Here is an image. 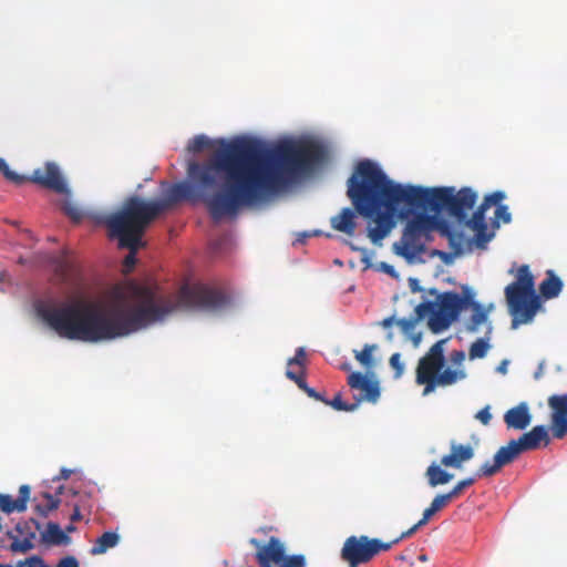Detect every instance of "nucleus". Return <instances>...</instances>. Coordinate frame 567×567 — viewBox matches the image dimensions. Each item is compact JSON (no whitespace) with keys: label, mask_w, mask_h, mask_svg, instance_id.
Wrapping results in <instances>:
<instances>
[{"label":"nucleus","mask_w":567,"mask_h":567,"mask_svg":"<svg viewBox=\"0 0 567 567\" xmlns=\"http://www.w3.org/2000/svg\"><path fill=\"white\" fill-rule=\"evenodd\" d=\"M475 417L484 425H488L492 420V414L489 412V406H485L482 410H480Z\"/></svg>","instance_id":"nucleus-44"},{"label":"nucleus","mask_w":567,"mask_h":567,"mask_svg":"<svg viewBox=\"0 0 567 567\" xmlns=\"http://www.w3.org/2000/svg\"><path fill=\"white\" fill-rule=\"evenodd\" d=\"M488 349V338H480L471 344L468 357L471 360L482 359L487 354Z\"/></svg>","instance_id":"nucleus-31"},{"label":"nucleus","mask_w":567,"mask_h":567,"mask_svg":"<svg viewBox=\"0 0 567 567\" xmlns=\"http://www.w3.org/2000/svg\"><path fill=\"white\" fill-rule=\"evenodd\" d=\"M419 558H420V560L425 561L426 560V555H421Z\"/></svg>","instance_id":"nucleus-57"},{"label":"nucleus","mask_w":567,"mask_h":567,"mask_svg":"<svg viewBox=\"0 0 567 567\" xmlns=\"http://www.w3.org/2000/svg\"><path fill=\"white\" fill-rule=\"evenodd\" d=\"M354 209L349 207L343 208L340 214L331 218V227L338 231L352 236L355 231V212L360 214L354 206Z\"/></svg>","instance_id":"nucleus-23"},{"label":"nucleus","mask_w":567,"mask_h":567,"mask_svg":"<svg viewBox=\"0 0 567 567\" xmlns=\"http://www.w3.org/2000/svg\"><path fill=\"white\" fill-rule=\"evenodd\" d=\"M431 295L436 296V301H424L416 306L417 318L430 315L429 327L433 332H440L450 327L464 308L465 300L456 292L449 291L437 293L436 289H430Z\"/></svg>","instance_id":"nucleus-9"},{"label":"nucleus","mask_w":567,"mask_h":567,"mask_svg":"<svg viewBox=\"0 0 567 567\" xmlns=\"http://www.w3.org/2000/svg\"><path fill=\"white\" fill-rule=\"evenodd\" d=\"M63 210L74 221H80L83 217L82 210L79 207L73 206L71 204H65L63 206Z\"/></svg>","instance_id":"nucleus-42"},{"label":"nucleus","mask_w":567,"mask_h":567,"mask_svg":"<svg viewBox=\"0 0 567 567\" xmlns=\"http://www.w3.org/2000/svg\"><path fill=\"white\" fill-rule=\"evenodd\" d=\"M56 567H79V561L73 556H66L59 561Z\"/></svg>","instance_id":"nucleus-47"},{"label":"nucleus","mask_w":567,"mask_h":567,"mask_svg":"<svg viewBox=\"0 0 567 567\" xmlns=\"http://www.w3.org/2000/svg\"><path fill=\"white\" fill-rule=\"evenodd\" d=\"M249 543L257 549L259 550L260 547L265 546V544H262L260 540H258L257 538H251L249 540Z\"/></svg>","instance_id":"nucleus-53"},{"label":"nucleus","mask_w":567,"mask_h":567,"mask_svg":"<svg viewBox=\"0 0 567 567\" xmlns=\"http://www.w3.org/2000/svg\"><path fill=\"white\" fill-rule=\"evenodd\" d=\"M523 452L532 451L540 447L543 444L547 446L549 444V435L546 426L537 425L534 426L529 432L524 433L518 440H516Z\"/></svg>","instance_id":"nucleus-19"},{"label":"nucleus","mask_w":567,"mask_h":567,"mask_svg":"<svg viewBox=\"0 0 567 567\" xmlns=\"http://www.w3.org/2000/svg\"><path fill=\"white\" fill-rule=\"evenodd\" d=\"M30 524L34 526L35 529H40V524L35 519H30V522H25L23 524L19 523L16 526V532L19 534V537L9 534L13 542L11 544V549L18 553H27L28 550L33 548V539L35 538V532L31 528Z\"/></svg>","instance_id":"nucleus-16"},{"label":"nucleus","mask_w":567,"mask_h":567,"mask_svg":"<svg viewBox=\"0 0 567 567\" xmlns=\"http://www.w3.org/2000/svg\"><path fill=\"white\" fill-rule=\"evenodd\" d=\"M0 172L3 174V176L9 182H11L12 184L18 185V186L23 185V184L30 182V177L24 176V175H20L18 173L11 171L6 162H4V167H1Z\"/></svg>","instance_id":"nucleus-36"},{"label":"nucleus","mask_w":567,"mask_h":567,"mask_svg":"<svg viewBox=\"0 0 567 567\" xmlns=\"http://www.w3.org/2000/svg\"><path fill=\"white\" fill-rule=\"evenodd\" d=\"M43 540L50 544L60 545L69 540L66 534L60 528L56 523H49L47 532L43 534Z\"/></svg>","instance_id":"nucleus-30"},{"label":"nucleus","mask_w":567,"mask_h":567,"mask_svg":"<svg viewBox=\"0 0 567 567\" xmlns=\"http://www.w3.org/2000/svg\"><path fill=\"white\" fill-rule=\"evenodd\" d=\"M4 167V159L0 158V168Z\"/></svg>","instance_id":"nucleus-58"},{"label":"nucleus","mask_w":567,"mask_h":567,"mask_svg":"<svg viewBox=\"0 0 567 567\" xmlns=\"http://www.w3.org/2000/svg\"><path fill=\"white\" fill-rule=\"evenodd\" d=\"M110 305L84 300L58 307L41 306L38 315L61 338L96 343L127 337L163 320L177 307L216 312L229 303L228 296L204 284H186L175 302L158 292L157 287L134 280L115 285Z\"/></svg>","instance_id":"nucleus-2"},{"label":"nucleus","mask_w":567,"mask_h":567,"mask_svg":"<svg viewBox=\"0 0 567 567\" xmlns=\"http://www.w3.org/2000/svg\"><path fill=\"white\" fill-rule=\"evenodd\" d=\"M322 156V147L311 141H284L269 150L254 138H235L208 163L188 165L192 183H175L163 198L151 202L159 216L181 200L202 199L219 220L278 193L312 171Z\"/></svg>","instance_id":"nucleus-1"},{"label":"nucleus","mask_w":567,"mask_h":567,"mask_svg":"<svg viewBox=\"0 0 567 567\" xmlns=\"http://www.w3.org/2000/svg\"><path fill=\"white\" fill-rule=\"evenodd\" d=\"M505 297L513 317L514 329L533 320L540 302L535 292V279L528 265H522L518 268L516 280L505 288Z\"/></svg>","instance_id":"nucleus-7"},{"label":"nucleus","mask_w":567,"mask_h":567,"mask_svg":"<svg viewBox=\"0 0 567 567\" xmlns=\"http://www.w3.org/2000/svg\"><path fill=\"white\" fill-rule=\"evenodd\" d=\"M66 530H68V532H73V530H74V527H73L72 525H70V526H68V527H66Z\"/></svg>","instance_id":"nucleus-56"},{"label":"nucleus","mask_w":567,"mask_h":567,"mask_svg":"<svg viewBox=\"0 0 567 567\" xmlns=\"http://www.w3.org/2000/svg\"><path fill=\"white\" fill-rule=\"evenodd\" d=\"M157 217L151 200L131 195L117 210L100 221L107 228L110 238L117 239L118 246H128L131 243L142 241L146 229Z\"/></svg>","instance_id":"nucleus-5"},{"label":"nucleus","mask_w":567,"mask_h":567,"mask_svg":"<svg viewBox=\"0 0 567 567\" xmlns=\"http://www.w3.org/2000/svg\"><path fill=\"white\" fill-rule=\"evenodd\" d=\"M395 324L399 326L403 332L408 333L414 328L415 321L412 319L403 318L396 320Z\"/></svg>","instance_id":"nucleus-45"},{"label":"nucleus","mask_w":567,"mask_h":567,"mask_svg":"<svg viewBox=\"0 0 567 567\" xmlns=\"http://www.w3.org/2000/svg\"><path fill=\"white\" fill-rule=\"evenodd\" d=\"M390 365L395 370V377L400 378L404 370L400 353H393L390 358Z\"/></svg>","instance_id":"nucleus-43"},{"label":"nucleus","mask_w":567,"mask_h":567,"mask_svg":"<svg viewBox=\"0 0 567 567\" xmlns=\"http://www.w3.org/2000/svg\"><path fill=\"white\" fill-rule=\"evenodd\" d=\"M30 182L44 188L51 189L58 194H68V185L61 175L55 163L48 162L43 167L33 171Z\"/></svg>","instance_id":"nucleus-13"},{"label":"nucleus","mask_w":567,"mask_h":567,"mask_svg":"<svg viewBox=\"0 0 567 567\" xmlns=\"http://www.w3.org/2000/svg\"><path fill=\"white\" fill-rule=\"evenodd\" d=\"M0 279H2V276L0 275Z\"/></svg>","instance_id":"nucleus-60"},{"label":"nucleus","mask_w":567,"mask_h":567,"mask_svg":"<svg viewBox=\"0 0 567 567\" xmlns=\"http://www.w3.org/2000/svg\"><path fill=\"white\" fill-rule=\"evenodd\" d=\"M71 473H72L71 470L62 468L58 478L59 480H68L70 477Z\"/></svg>","instance_id":"nucleus-52"},{"label":"nucleus","mask_w":567,"mask_h":567,"mask_svg":"<svg viewBox=\"0 0 567 567\" xmlns=\"http://www.w3.org/2000/svg\"><path fill=\"white\" fill-rule=\"evenodd\" d=\"M348 384L352 389L361 390L364 399L370 402H375L380 396L379 382L368 379L361 372H353L348 377Z\"/></svg>","instance_id":"nucleus-18"},{"label":"nucleus","mask_w":567,"mask_h":567,"mask_svg":"<svg viewBox=\"0 0 567 567\" xmlns=\"http://www.w3.org/2000/svg\"><path fill=\"white\" fill-rule=\"evenodd\" d=\"M495 209V224L498 225V221H503L504 224H508L512 220V215L509 213L508 206L502 205L501 203L496 204Z\"/></svg>","instance_id":"nucleus-40"},{"label":"nucleus","mask_w":567,"mask_h":567,"mask_svg":"<svg viewBox=\"0 0 567 567\" xmlns=\"http://www.w3.org/2000/svg\"><path fill=\"white\" fill-rule=\"evenodd\" d=\"M144 246L143 241L131 243L128 246H118L120 248L128 249V254L124 259L123 267L126 272H130L136 264V252Z\"/></svg>","instance_id":"nucleus-32"},{"label":"nucleus","mask_w":567,"mask_h":567,"mask_svg":"<svg viewBox=\"0 0 567 567\" xmlns=\"http://www.w3.org/2000/svg\"><path fill=\"white\" fill-rule=\"evenodd\" d=\"M379 269H381L382 271H384L385 274L390 275V276H395V269L393 266L386 264V262H381L379 265Z\"/></svg>","instance_id":"nucleus-48"},{"label":"nucleus","mask_w":567,"mask_h":567,"mask_svg":"<svg viewBox=\"0 0 567 567\" xmlns=\"http://www.w3.org/2000/svg\"><path fill=\"white\" fill-rule=\"evenodd\" d=\"M402 539L395 538L391 542H383L379 538H370L365 535L348 537L341 549V558L350 567H358L361 564L370 563L377 555L390 550Z\"/></svg>","instance_id":"nucleus-10"},{"label":"nucleus","mask_w":567,"mask_h":567,"mask_svg":"<svg viewBox=\"0 0 567 567\" xmlns=\"http://www.w3.org/2000/svg\"><path fill=\"white\" fill-rule=\"evenodd\" d=\"M474 449L470 444H460L451 442L450 453L442 456L441 465L445 467L462 468L464 462H468L474 457Z\"/></svg>","instance_id":"nucleus-17"},{"label":"nucleus","mask_w":567,"mask_h":567,"mask_svg":"<svg viewBox=\"0 0 567 567\" xmlns=\"http://www.w3.org/2000/svg\"><path fill=\"white\" fill-rule=\"evenodd\" d=\"M286 553L281 540L271 536L265 546L256 551V559L259 567H278Z\"/></svg>","instance_id":"nucleus-15"},{"label":"nucleus","mask_w":567,"mask_h":567,"mask_svg":"<svg viewBox=\"0 0 567 567\" xmlns=\"http://www.w3.org/2000/svg\"><path fill=\"white\" fill-rule=\"evenodd\" d=\"M446 339L436 341L419 360L415 381L423 385V395H429L437 388H447L466 378L463 369L445 368Z\"/></svg>","instance_id":"nucleus-6"},{"label":"nucleus","mask_w":567,"mask_h":567,"mask_svg":"<svg viewBox=\"0 0 567 567\" xmlns=\"http://www.w3.org/2000/svg\"><path fill=\"white\" fill-rule=\"evenodd\" d=\"M546 275V279L539 285V292L545 299L556 298L563 289V281L553 270H547Z\"/></svg>","instance_id":"nucleus-25"},{"label":"nucleus","mask_w":567,"mask_h":567,"mask_svg":"<svg viewBox=\"0 0 567 567\" xmlns=\"http://www.w3.org/2000/svg\"><path fill=\"white\" fill-rule=\"evenodd\" d=\"M347 195L361 216L373 219L368 236L372 243L384 239L394 227V214L400 205L409 210L446 212L458 221H465L477 200L470 187L455 192L454 187L427 188L402 185L391 181L372 161L359 162L348 179Z\"/></svg>","instance_id":"nucleus-3"},{"label":"nucleus","mask_w":567,"mask_h":567,"mask_svg":"<svg viewBox=\"0 0 567 567\" xmlns=\"http://www.w3.org/2000/svg\"><path fill=\"white\" fill-rule=\"evenodd\" d=\"M157 217L151 200L131 195L117 210L100 221L107 228L110 238L117 239L118 246H128L131 243L142 241L146 229Z\"/></svg>","instance_id":"nucleus-4"},{"label":"nucleus","mask_w":567,"mask_h":567,"mask_svg":"<svg viewBox=\"0 0 567 567\" xmlns=\"http://www.w3.org/2000/svg\"><path fill=\"white\" fill-rule=\"evenodd\" d=\"M424 212L416 213L408 220L400 244L394 245L396 254L408 260H412L425 251V246L432 240V233L435 229H449L444 220Z\"/></svg>","instance_id":"nucleus-8"},{"label":"nucleus","mask_w":567,"mask_h":567,"mask_svg":"<svg viewBox=\"0 0 567 567\" xmlns=\"http://www.w3.org/2000/svg\"><path fill=\"white\" fill-rule=\"evenodd\" d=\"M548 404L553 409V434L556 439H563L567 434V394L550 396Z\"/></svg>","instance_id":"nucleus-14"},{"label":"nucleus","mask_w":567,"mask_h":567,"mask_svg":"<svg viewBox=\"0 0 567 567\" xmlns=\"http://www.w3.org/2000/svg\"><path fill=\"white\" fill-rule=\"evenodd\" d=\"M286 377L293 381L300 390H302L309 398H312L317 401H321L324 403L326 399L317 392L313 388H310L306 382V377L298 375V373L292 369H287Z\"/></svg>","instance_id":"nucleus-28"},{"label":"nucleus","mask_w":567,"mask_h":567,"mask_svg":"<svg viewBox=\"0 0 567 567\" xmlns=\"http://www.w3.org/2000/svg\"><path fill=\"white\" fill-rule=\"evenodd\" d=\"M30 492L31 489L29 485H21L19 488V497L17 499H13L8 494H0V509L6 514L24 512L30 498Z\"/></svg>","instance_id":"nucleus-21"},{"label":"nucleus","mask_w":567,"mask_h":567,"mask_svg":"<svg viewBox=\"0 0 567 567\" xmlns=\"http://www.w3.org/2000/svg\"><path fill=\"white\" fill-rule=\"evenodd\" d=\"M51 266L53 267L55 275L64 282L69 281L75 272V265L66 250H63L60 255L53 257L51 259Z\"/></svg>","instance_id":"nucleus-24"},{"label":"nucleus","mask_w":567,"mask_h":567,"mask_svg":"<svg viewBox=\"0 0 567 567\" xmlns=\"http://www.w3.org/2000/svg\"><path fill=\"white\" fill-rule=\"evenodd\" d=\"M409 286H410V288H411V290H412L413 292L422 291V288H421V287H420V285H419V280H417V279H415V278H410V279H409Z\"/></svg>","instance_id":"nucleus-49"},{"label":"nucleus","mask_w":567,"mask_h":567,"mask_svg":"<svg viewBox=\"0 0 567 567\" xmlns=\"http://www.w3.org/2000/svg\"><path fill=\"white\" fill-rule=\"evenodd\" d=\"M120 542V536L114 532H105L102 534L92 546L90 553L92 555H102L110 548L115 547Z\"/></svg>","instance_id":"nucleus-27"},{"label":"nucleus","mask_w":567,"mask_h":567,"mask_svg":"<svg viewBox=\"0 0 567 567\" xmlns=\"http://www.w3.org/2000/svg\"><path fill=\"white\" fill-rule=\"evenodd\" d=\"M306 351L303 348H298L296 350V354L293 358H290L288 360V369H290V367L292 365H298L299 367V371L297 372L298 375H303L306 377Z\"/></svg>","instance_id":"nucleus-34"},{"label":"nucleus","mask_w":567,"mask_h":567,"mask_svg":"<svg viewBox=\"0 0 567 567\" xmlns=\"http://www.w3.org/2000/svg\"><path fill=\"white\" fill-rule=\"evenodd\" d=\"M450 504L449 495L445 494H439L436 495L433 501L431 502L430 506L424 509L422 518L413 525L410 529L406 532H403L399 539H404L408 537H411L420 527L427 524V522L431 519V517L439 511L443 509L445 506Z\"/></svg>","instance_id":"nucleus-20"},{"label":"nucleus","mask_w":567,"mask_h":567,"mask_svg":"<svg viewBox=\"0 0 567 567\" xmlns=\"http://www.w3.org/2000/svg\"><path fill=\"white\" fill-rule=\"evenodd\" d=\"M395 319L394 317H388L385 319H383L380 324L383 327V328H390L392 327L394 323H395Z\"/></svg>","instance_id":"nucleus-51"},{"label":"nucleus","mask_w":567,"mask_h":567,"mask_svg":"<svg viewBox=\"0 0 567 567\" xmlns=\"http://www.w3.org/2000/svg\"><path fill=\"white\" fill-rule=\"evenodd\" d=\"M441 463L437 464L433 462L425 472V476L427 478V483L431 487H436L439 485H445L450 483L454 475L449 473L447 471L441 467Z\"/></svg>","instance_id":"nucleus-26"},{"label":"nucleus","mask_w":567,"mask_h":567,"mask_svg":"<svg viewBox=\"0 0 567 567\" xmlns=\"http://www.w3.org/2000/svg\"><path fill=\"white\" fill-rule=\"evenodd\" d=\"M210 141L205 135H197L188 143V151L192 153H199L209 147Z\"/></svg>","instance_id":"nucleus-38"},{"label":"nucleus","mask_w":567,"mask_h":567,"mask_svg":"<svg viewBox=\"0 0 567 567\" xmlns=\"http://www.w3.org/2000/svg\"><path fill=\"white\" fill-rule=\"evenodd\" d=\"M377 349L375 344H365L363 349L355 352V359L365 368H370L373 363L372 352Z\"/></svg>","instance_id":"nucleus-35"},{"label":"nucleus","mask_w":567,"mask_h":567,"mask_svg":"<svg viewBox=\"0 0 567 567\" xmlns=\"http://www.w3.org/2000/svg\"><path fill=\"white\" fill-rule=\"evenodd\" d=\"M324 403L327 405H330L332 406L334 410H338V411H352L354 410L355 405H348L347 403H344L342 400H341V395L340 394H337L332 400H326Z\"/></svg>","instance_id":"nucleus-41"},{"label":"nucleus","mask_w":567,"mask_h":567,"mask_svg":"<svg viewBox=\"0 0 567 567\" xmlns=\"http://www.w3.org/2000/svg\"><path fill=\"white\" fill-rule=\"evenodd\" d=\"M476 477L477 476L475 475V477L461 480L449 493H445V495H449L450 502L457 498L465 488L472 486L475 483Z\"/></svg>","instance_id":"nucleus-37"},{"label":"nucleus","mask_w":567,"mask_h":567,"mask_svg":"<svg viewBox=\"0 0 567 567\" xmlns=\"http://www.w3.org/2000/svg\"><path fill=\"white\" fill-rule=\"evenodd\" d=\"M473 315L466 323V330L470 332H476L478 327L487 321L488 313L478 302L472 303Z\"/></svg>","instance_id":"nucleus-29"},{"label":"nucleus","mask_w":567,"mask_h":567,"mask_svg":"<svg viewBox=\"0 0 567 567\" xmlns=\"http://www.w3.org/2000/svg\"><path fill=\"white\" fill-rule=\"evenodd\" d=\"M70 519L72 522H79L82 519V515H81V512H80V507L78 505L74 506V509H73V513L70 517Z\"/></svg>","instance_id":"nucleus-50"},{"label":"nucleus","mask_w":567,"mask_h":567,"mask_svg":"<svg viewBox=\"0 0 567 567\" xmlns=\"http://www.w3.org/2000/svg\"><path fill=\"white\" fill-rule=\"evenodd\" d=\"M0 567H12V566H10V565H2V564H0Z\"/></svg>","instance_id":"nucleus-59"},{"label":"nucleus","mask_w":567,"mask_h":567,"mask_svg":"<svg viewBox=\"0 0 567 567\" xmlns=\"http://www.w3.org/2000/svg\"><path fill=\"white\" fill-rule=\"evenodd\" d=\"M310 236H311V235H310L309 233H302V234H300V235H299V237L297 238V241H298V243H305V240H306L307 238H309Z\"/></svg>","instance_id":"nucleus-54"},{"label":"nucleus","mask_w":567,"mask_h":567,"mask_svg":"<svg viewBox=\"0 0 567 567\" xmlns=\"http://www.w3.org/2000/svg\"><path fill=\"white\" fill-rule=\"evenodd\" d=\"M530 421L532 415L527 404L524 402L509 409L504 415V422L509 429L524 430L529 425Z\"/></svg>","instance_id":"nucleus-22"},{"label":"nucleus","mask_w":567,"mask_h":567,"mask_svg":"<svg viewBox=\"0 0 567 567\" xmlns=\"http://www.w3.org/2000/svg\"><path fill=\"white\" fill-rule=\"evenodd\" d=\"M278 567H306V558L303 555H292L288 557L284 555Z\"/></svg>","instance_id":"nucleus-39"},{"label":"nucleus","mask_w":567,"mask_h":567,"mask_svg":"<svg viewBox=\"0 0 567 567\" xmlns=\"http://www.w3.org/2000/svg\"><path fill=\"white\" fill-rule=\"evenodd\" d=\"M42 496L45 498L47 503L44 505H37L35 509L37 512L43 516L47 517L48 514L54 509H56L60 505V499L52 496L50 493L44 492Z\"/></svg>","instance_id":"nucleus-33"},{"label":"nucleus","mask_w":567,"mask_h":567,"mask_svg":"<svg viewBox=\"0 0 567 567\" xmlns=\"http://www.w3.org/2000/svg\"><path fill=\"white\" fill-rule=\"evenodd\" d=\"M523 453L516 440H511L494 455L493 462H485L476 472L477 477H489L497 474L505 465L513 463Z\"/></svg>","instance_id":"nucleus-12"},{"label":"nucleus","mask_w":567,"mask_h":567,"mask_svg":"<svg viewBox=\"0 0 567 567\" xmlns=\"http://www.w3.org/2000/svg\"><path fill=\"white\" fill-rule=\"evenodd\" d=\"M506 362H503L502 365L498 368L499 371L505 372L506 371Z\"/></svg>","instance_id":"nucleus-55"},{"label":"nucleus","mask_w":567,"mask_h":567,"mask_svg":"<svg viewBox=\"0 0 567 567\" xmlns=\"http://www.w3.org/2000/svg\"><path fill=\"white\" fill-rule=\"evenodd\" d=\"M450 360L455 365H461L465 360V352L462 350H455L451 353Z\"/></svg>","instance_id":"nucleus-46"},{"label":"nucleus","mask_w":567,"mask_h":567,"mask_svg":"<svg viewBox=\"0 0 567 567\" xmlns=\"http://www.w3.org/2000/svg\"><path fill=\"white\" fill-rule=\"evenodd\" d=\"M505 198V193L501 190H496L492 194H488L484 197L483 203L477 207V209L473 213L470 219H466V225L476 231V240L477 244L481 245L491 239V236L486 235L487 224L485 218V213L493 205L501 203Z\"/></svg>","instance_id":"nucleus-11"}]
</instances>
